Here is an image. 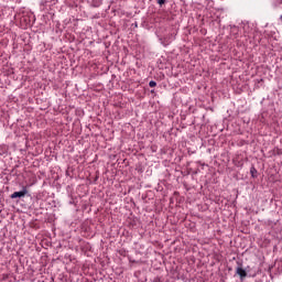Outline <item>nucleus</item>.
<instances>
[{
  "label": "nucleus",
  "instance_id": "f257e3e1",
  "mask_svg": "<svg viewBox=\"0 0 282 282\" xmlns=\"http://www.w3.org/2000/svg\"><path fill=\"white\" fill-rule=\"evenodd\" d=\"M28 195V187H22V191L14 192L11 194V199H17V197H25Z\"/></svg>",
  "mask_w": 282,
  "mask_h": 282
},
{
  "label": "nucleus",
  "instance_id": "20e7f679",
  "mask_svg": "<svg viewBox=\"0 0 282 282\" xmlns=\"http://www.w3.org/2000/svg\"><path fill=\"white\" fill-rule=\"evenodd\" d=\"M156 3H159V6H164V3H166V0H156Z\"/></svg>",
  "mask_w": 282,
  "mask_h": 282
},
{
  "label": "nucleus",
  "instance_id": "39448f33",
  "mask_svg": "<svg viewBox=\"0 0 282 282\" xmlns=\"http://www.w3.org/2000/svg\"><path fill=\"white\" fill-rule=\"evenodd\" d=\"M254 173H257V170L254 167L251 169V175L254 177Z\"/></svg>",
  "mask_w": 282,
  "mask_h": 282
},
{
  "label": "nucleus",
  "instance_id": "f03ea898",
  "mask_svg": "<svg viewBox=\"0 0 282 282\" xmlns=\"http://www.w3.org/2000/svg\"><path fill=\"white\" fill-rule=\"evenodd\" d=\"M236 274H238V276H240L241 281H243V279H246V276H248V272H246V270L241 267H238L236 269Z\"/></svg>",
  "mask_w": 282,
  "mask_h": 282
},
{
  "label": "nucleus",
  "instance_id": "7ed1b4c3",
  "mask_svg": "<svg viewBox=\"0 0 282 282\" xmlns=\"http://www.w3.org/2000/svg\"><path fill=\"white\" fill-rule=\"evenodd\" d=\"M149 87H158V83L151 80V82L149 83Z\"/></svg>",
  "mask_w": 282,
  "mask_h": 282
}]
</instances>
